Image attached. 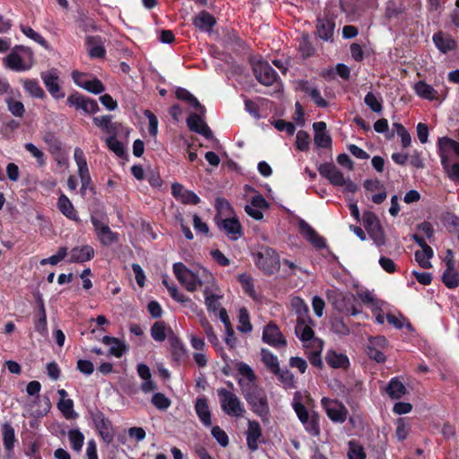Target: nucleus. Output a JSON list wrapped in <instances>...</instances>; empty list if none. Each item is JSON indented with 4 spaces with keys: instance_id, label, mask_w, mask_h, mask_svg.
<instances>
[{
    "instance_id": "nucleus-1",
    "label": "nucleus",
    "mask_w": 459,
    "mask_h": 459,
    "mask_svg": "<svg viewBox=\"0 0 459 459\" xmlns=\"http://www.w3.org/2000/svg\"><path fill=\"white\" fill-rule=\"evenodd\" d=\"M240 390L252 411L262 420H266L270 413V408L265 390L257 384H247Z\"/></svg>"
},
{
    "instance_id": "nucleus-2",
    "label": "nucleus",
    "mask_w": 459,
    "mask_h": 459,
    "mask_svg": "<svg viewBox=\"0 0 459 459\" xmlns=\"http://www.w3.org/2000/svg\"><path fill=\"white\" fill-rule=\"evenodd\" d=\"M33 63V52L29 47L22 45L15 46L13 50L4 58V65L15 72L29 70Z\"/></svg>"
},
{
    "instance_id": "nucleus-3",
    "label": "nucleus",
    "mask_w": 459,
    "mask_h": 459,
    "mask_svg": "<svg viewBox=\"0 0 459 459\" xmlns=\"http://www.w3.org/2000/svg\"><path fill=\"white\" fill-rule=\"evenodd\" d=\"M255 265L266 275H273L280 270L281 261L277 252L269 247H263L254 255Z\"/></svg>"
},
{
    "instance_id": "nucleus-4",
    "label": "nucleus",
    "mask_w": 459,
    "mask_h": 459,
    "mask_svg": "<svg viewBox=\"0 0 459 459\" xmlns=\"http://www.w3.org/2000/svg\"><path fill=\"white\" fill-rule=\"evenodd\" d=\"M89 414L97 433L103 442L107 445L111 444L114 441L115 437V430L111 420L97 408L91 410Z\"/></svg>"
},
{
    "instance_id": "nucleus-5",
    "label": "nucleus",
    "mask_w": 459,
    "mask_h": 459,
    "mask_svg": "<svg viewBox=\"0 0 459 459\" xmlns=\"http://www.w3.org/2000/svg\"><path fill=\"white\" fill-rule=\"evenodd\" d=\"M221 410L230 416L240 417L243 415L245 409L239 398L232 392L219 388L217 390Z\"/></svg>"
},
{
    "instance_id": "nucleus-6",
    "label": "nucleus",
    "mask_w": 459,
    "mask_h": 459,
    "mask_svg": "<svg viewBox=\"0 0 459 459\" xmlns=\"http://www.w3.org/2000/svg\"><path fill=\"white\" fill-rule=\"evenodd\" d=\"M173 273L178 281L185 286L188 291H195L198 286L203 285V281L188 269L183 263L178 262L173 264Z\"/></svg>"
},
{
    "instance_id": "nucleus-7",
    "label": "nucleus",
    "mask_w": 459,
    "mask_h": 459,
    "mask_svg": "<svg viewBox=\"0 0 459 459\" xmlns=\"http://www.w3.org/2000/svg\"><path fill=\"white\" fill-rule=\"evenodd\" d=\"M321 405L332 421L343 423L346 420L348 410L342 402L337 399L323 397L321 400Z\"/></svg>"
},
{
    "instance_id": "nucleus-8",
    "label": "nucleus",
    "mask_w": 459,
    "mask_h": 459,
    "mask_svg": "<svg viewBox=\"0 0 459 459\" xmlns=\"http://www.w3.org/2000/svg\"><path fill=\"white\" fill-rule=\"evenodd\" d=\"M91 222L100 243L104 247L111 246L118 242L119 234L111 230L109 226L95 216L91 217Z\"/></svg>"
},
{
    "instance_id": "nucleus-9",
    "label": "nucleus",
    "mask_w": 459,
    "mask_h": 459,
    "mask_svg": "<svg viewBox=\"0 0 459 459\" xmlns=\"http://www.w3.org/2000/svg\"><path fill=\"white\" fill-rule=\"evenodd\" d=\"M40 389H41V385L39 381H36V380L29 382V384L26 386V392L29 395H30V396L37 395L33 403L42 407V408H39L33 411L32 415L35 418H42V417L46 416L51 409V403L48 396L44 397L43 404L42 405L40 404L41 401L39 400V397Z\"/></svg>"
},
{
    "instance_id": "nucleus-10",
    "label": "nucleus",
    "mask_w": 459,
    "mask_h": 459,
    "mask_svg": "<svg viewBox=\"0 0 459 459\" xmlns=\"http://www.w3.org/2000/svg\"><path fill=\"white\" fill-rule=\"evenodd\" d=\"M253 72L255 79L265 86L273 85L279 77L277 72L264 61L257 62L253 67Z\"/></svg>"
},
{
    "instance_id": "nucleus-11",
    "label": "nucleus",
    "mask_w": 459,
    "mask_h": 459,
    "mask_svg": "<svg viewBox=\"0 0 459 459\" xmlns=\"http://www.w3.org/2000/svg\"><path fill=\"white\" fill-rule=\"evenodd\" d=\"M262 340L264 342L274 348L287 345V341L280 328L272 321L264 327Z\"/></svg>"
},
{
    "instance_id": "nucleus-12",
    "label": "nucleus",
    "mask_w": 459,
    "mask_h": 459,
    "mask_svg": "<svg viewBox=\"0 0 459 459\" xmlns=\"http://www.w3.org/2000/svg\"><path fill=\"white\" fill-rule=\"evenodd\" d=\"M317 36L325 41H330L333 39L335 29V18L328 13L318 16L316 19Z\"/></svg>"
},
{
    "instance_id": "nucleus-13",
    "label": "nucleus",
    "mask_w": 459,
    "mask_h": 459,
    "mask_svg": "<svg viewBox=\"0 0 459 459\" xmlns=\"http://www.w3.org/2000/svg\"><path fill=\"white\" fill-rule=\"evenodd\" d=\"M299 230L302 237L315 248L321 250L326 247L325 238L320 236L307 221H299Z\"/></svg>"
},
{
    "instance_id": "nucleus-14",
    "label": "nucleus",
    "mask_w": 459,
    "mask_h": 459,
    "mask_svg": "<svg viewBox=\"0 0 459 459\" xmlns=\"http://www.w3.org/2000/svg\"><path fill=\"white\" fill-rule=\"evenodd\" d=\"M457 142L447 136L440 137L437 141V153L445 170L448 169L450 154L455 152Z\"/></svg>"
},
{
    "instance_id": "nucleus-15",
    "label": "nucleus",
    "mask_w": 459,
    "mask_h": 459,
    "mask_svg": "<svg viewBox=\"0 0 459 459\" xmlns=\"http://www.w3.org/2000/svg\"><path fill=\"white\" fill-rule=\"evenodd\" d=\"M317 170L320 176L326 178L333 186H338L341 184H344L342 172L333 162L320 164Z\"/></svg>"
},
{
    "instance_id": "nucleus-16",
    "label": "nucleus",
    "mask_w": 459,
    "mask_h": 459,
    "mask_svg": "<svg viewBox=\"0 0 459 459\" xmlns=\"http://www.w3.org/2000/svg\"><path fill=\"white\" fill-rule=\"evenodd\" d=\"M186 125L190 131L197 133L206 139H212L213 137V134L208 125L204 122V120L201 117V116L196 113H191L186 118Z\"/></svg>"
},
{
    "instance_id": "nucleus-17",
    "label": "nucleus",
    "mask_w": 459,
    "mask_h": 459,
    "mask_svg": "<svg viewBox=\"0 0 459 459\" xmlns=\"http://www.w3.org/2000/svg\"><path fill=\"white\" fill-rule=\"evenodd\" d=\"M169 343L172 360L177 364H180L184 359L187 357V350L184 342L178 336L170 331V334L169 335Z\"/></svg>"
},
{
    "instance_id": "nucleus-18",
    "label": "nucleus",
    "mask_w": 459,
    "mask_h": 459,
    "mask_svg": "<svg viewBox=\"0 0 459 459\" xmlns=\"http://www.w3.org/2000/svg\"><path fill=\"white\" fill-rule=\"evenodd\" d=\"M432 40L435 47L443 54H447L457 48L456 40L451 35L441 30L433 34Z\"/></svg>"
},
{
    "instance_id": "nucleus-19",
    "label": "nucleus",
    "mask_w": 459,
    "mask_h": 459,
    "mask_svg": "<svg viewBox=\"0 0 459 459\" xmlns=\"http://www.w3.org/2000/svg\"><path fill=\"white\" fill-rule=\"evenodd\" d=\"M95 251L90 245L77 246L69 252L68 263L82 264L94 257Z\"/></svg>"
},
{
    "instance_id": "nucleus-20",
    "label": "nucleus",
    "mask_w": 459,
    "mask_h": 459,
    "mask_svg": "<svg viewBox=\"0 0 459 459\" xmlns=\"http://www.w3.org/2000/svg\"><path fill=\"white\" fill-rule=\"evenodd\" d=\"M262 436V428L259 422L256 420H248L246 439L250 451L255 452L258 449V443Z\"/></svg>"
},
{
    "instance_id": "nucleus-21",
    "label": "nucleus",
    "mask_w": 459,
    "mask_h": 459,
    "mask_svg": "<svg viewBox=\"0 0 459 459\" xmlns=\"http://www.w3.org/2000/svg\"><path fill=\"white\" fill-rule=\"evenodd\" d=\"M313 129L315 131L314 143L318 148L331 149L332 148V137L326 131L325 122H315L313 124Z\"/></svg>"
},
{
    "instance_id": "nucleus-22",
    "label": "nucleus",
    "mask_w": 459,
    "mask_h": 459,
    "mask_svg": "<svg viewBox=\"0 0 459 459\" xmlns=\"http://www.w3.org/2000/svg\"><path fill=\"white\" fill-rule=\"evenodd\" d=\"M217 224L232 240H237L243 235L242 226L237 218H227Z\"/></svg>"
},
{
    "instance_id": "nucleus-23",
    "label": "nucleus",
    "mask_w": 459,
    "mask_h": 459,
    "mask_svg": "<svg viewBox=\"0 0 459 459\" xmlns=\"http://www.w3.org/2000/svg\"><path fill=\"white\" fill-rule=\"evenodd\" d=\"M446 270L442 274V281L448 289L459 286V273L455 268L454 259H445Z\"/></svg>"
},
{
    "instance_id": "nucleus-24",
    "label": "nucleus",
    "mask_w": 459,
    "mask_h": 459,
    "mask_svg": "<svg viewBox=\"0 0 459 459\" xmlns=\"http://www.w3.org/2000/svg\"><path fill=\"white\" fill-rule=\"evenodd\" d=\"M3 445L6 452V457L12 458L14 455L16 442L15 431L11 423L5 422L2 426Z\"/></svg>"
},
{
    "instance_id": "nucleus-25",
    "label": "nucleus",
    "mask_w": 459,
    "mask_h": 459,
    "mask_svg": "<svg viewBox=\"0 0 459 459\" xmlns=\"http://www.w3.org/2000/svg\"><path fill=\"white\" fill-rule=\"evenodd\" d=\"M354 299L353 295L344 296L342 293H338L334 296L333 304L337 310L346 311L351 316H355L359 312V310H358L354 306Z\"/></svg>"
},
{
    "instance_id": "nucleus-26",
    "label": "nucleus",
    "mask_w": 459,
    "mask_h": 459,
    "mask_svg": "<svg viewBox=\"0 0 459 459\" xmlns=\"http://www.w3.org/2000/svg\"><path fill=\"white\" fill-rule=\"evenodd\" d=\"M195 410L199 420L205 427L212 425V415L208 405V401L205 396H199L195 403Z\"/></svg>"
},
{
    "instance_id": "nucleus-27",
    "label": "nucleus",
    "mask_w": 459,
    "mask_h": 459,
    "mask_svg": "<svg viewBox=\"0 0 459 459\" xmlns=\"http://www.w3.org/2000/svg\"><path fill=\"white\" fill-rule=\"evenodd\" d=\"M193 25L201 31L210 32L216 25L217 22L207 11H201L197 15L193 17Z\"/></svg>"
},
{
    "instance_id": "nucleus-28",
    "label": "nucleus",
    "mask_w": 459,
    "mask_h": 459,
    "mask_svg": "<svg viewBox=\"0 0 459 459\" xmlns=\"http://www.w3.org/2000/svg\"><path fill=\"white\" fill-rule=\"evenodd\" d=\"M41 77L48 91L54 99L59 100L65 97V93L62 91L58 83L59 78L56 74L48 73L43 74Z\"/></svg>"
},
{
    "instance_id": "nucleus-29",
    "label": "nucleus",
    "mask_w": 459,
    "mask_h": 459,
    "mask_svg": "<svg viewBox=\"0 0 459 459\" xmlns=\"http://www.w3.org/2000/svg\"><path fill=\"white\" fill-rule=\"evenodd\" d=\"M38 311L35 315L34 328L41 335L48 333L47 313L44 301L41 297L38 299Z\"/></svg>"
},
{
    "instance_id": "nucleus-30",
    "label": "nucleus",
    "mask_w": 459,
    "mask_h": 459,
    "mask_svg": "<svg viewBox=\"0 0 459 459\" xmlns=\"http://www.w3.org/2000/svg\"><path fill=\"white\" fill-rule=\"evenodd\" d=\"M175 96L178 100L187 102L193 108L201 114L205 113V108L199 100L186 89L178 87L175 91Z\"/></svg>"
},
{
    "instance_id": "nucleus-31",
    "label": "nucleus",
    "mask_w": 459,
    "mask_h": 459,
    "mask_svg": "<svg viewBox=\"0 0 459 459\" xmlns=\"http://www.w3.org/2000/svg\"><path fill=\"white\" fill-rule=\"evenodd\" d=\"M57 208L58 210L69 220L78 221L79 217L77 212L75 211L74 204L70 201V199L64 194H62L58 197L57 201Z\"/></svg>"
},
{
    "instance_id": "nucleus-32",
    "label": "nucleus",
    "mask_w": 459,
    "mask_h": 459,
    "mask_svg": "<svg viewBox=\"0 0 459 459\" xmlns=\"http://www.w3.org/2000/svg\"><path fill=\"white\" fill-rule=\"evenodd\" d=\"M325 360L333 368H347L350 366L348 357L343 353H338L334 351L327 352Z\"/></svg>"
},
{
    "instance_id": "nucleus-33",
    "label": "nucleus",
    "mask_w": 459,
    "mask_h": 459,
    "mask_svg": "<svg viewBox=\"0 0 459 459\" xmlns=\"http://www.w3.org/2000/svg\"><path fill=\"white\" fill-rule=\"evenodd\" d=\"M413 90L419 97L424 100H435L437 99V91L425 81L416 82L413 86Z\"/></svg>"
},
{
    "instance_id": "nucleus-34",
    "label": "nucleus",
    "mask_w": 459,
    "mask_h": 459,
    "mask_svg": "<svg viewBox=\"0 0 459 459\" xmlns=\"http://www.w3.org/2000/svg\"><path fill=\"white\" fill-rule=\"evenodd\" d=\"M237 369L241 376L247 378L246 380L242 378L238 379V383L240 389H243V385H246L247 384H256V376L249 365L245 362H238Z\"/></svg>"
},
{
    "instance_id": "nucleus-35",
    "label": "nucleus",
    "mask_w": 459,
    "mask_h": 459,
    "mask_svg": "<svg viewBox=\"0 0 459 459\" xmlns=\"http://www.w3.org/2000/svg\"><path fill=\"white\" fill-rule=\"evenodd\" d=\"M87 41L90 44L97 43L96 47L90 48L89 56L91 58H104L106 56V48L100 36H87Z\"/></svg>"
},
{
    "instance_id": "nucleus-36",
    "label": "nucleus",
    "mask_w": 459,
    "mask_h": 459,
    "mask_svg": "<svg viewBox=\"0 0 459 459\" xmlns=\"http://www.w3.org/2000/svg\"><path fill=\"white\" fill-rule=\"evenodd\" d=\"M298 42V50L303 59H307L316 54V48L310 41L308 34H302Z\"/></svg>"
},
{
    "instance_id": "nucleus-37",
    "label": "nucleus",
    "mask_w": 459,
    "mask_h": 459,
    "mask_svg": "<svg viewBox=\"0 0 459 459\" xmlns=\"http://www.w3.org/2000/svg\"><path fill=\"white\" fill-rule=\"evenodd\" d=\"M386 394L392 399H400L406 393V387L396 377H393L385 387Z\"/></svg>"
},
{
    "instance_id": "nucleus-38",
    "label": "nucleus",
    "mask_w": 459,
    "mask_h": 459,
    "mask_svg": "<svg viewBox=\"0 0 459 459\" xmlns=\"http://www.w3.org/2000/svg\"><path fill=\"white\" fill-rule=\"evenodd\" d=\"M415 260L421 268L429 269L432 267L430 259L434 256V251L431 247L428 246L421 250H417L414 254Z\"/></svg>"
},
{
    "instance_id": "nucleus-39",
    "label": "nucleus",
    "mask_w": 459,
    "mask_h": 459,
    "mask_svg": "<svg viewBox=\"0 0 459 459\" xmlns=\"http://www.w3.org/2000/svg\"><path fill=\"white\" fill-rule=\"evenodd\" d=\"M74 159L78 167V175L80 178L91 177L84 152L81 148L76 147L74 149Z\"/></svg>"
},
{
    "instance_id": "nucleus-40",
    "label": "nucleus",
    "mask_w": 459,
    "mask_h": 459,
    "mask_svg": "<svg viewBox=\"0 0 459 459\" xmlns=\"http://www.w3.org/2000/svg\"><path fill=\"white\" fill-rule=\"evenodd\" d=\"M295 332L303 342L311 341L315 337L314 330L311 328V326L305 324V320L303 318L298 319Z\"/></svg>"
},
{
    "instance_id": "nucleus-41",
    "label": "nucleus",
    "mask_w": 459,
    "mask_h": 459,
    "mask_svg": "<svg viewBox=\"0 0 459 459\" xmlns=\"http://www.w3.org/2000/svg\"><path fill=\"white\" fill-rule=\"evenodd\" d=\"M262 361L267 368V369L271 373H278L279 372V360L277 356H275L273 352H271L267 349H262L261 351Z\"/></svg>"
},
{
    "instance_id": "nucleus-42",
    "label": "nucleus",
    "mask_w": 459,
    "mask_h": 459,
    "mask_svg": "<svg viewBox=\"0 0 459 459\" xmlns=\"http://www.w3.org/2000/svg\"><path fill=\"white\" fill-rule=\"evenodd\" d=\"M23 88L31 97L43 100L46 98V93L39 85V82L35 79H28L23 82Z\"/></svg>"
},
{
    "instance_id": "nucleus-43",
    "label": "nucleus",
    "mask_w": 459,
    "mask_h": 459,
    "mask_svg": "<svg viewBox=\"0 0 459 459\" xmlns=\"http://www.w3.org/2000/svg\"><path fill=\"white\" fill-rule=\"evenodd\" d=\"M68 438L71 447L75 452H80L84 444V435L78 429H73L68 431Z\"/></svg>"
},
{
    "instance_id": "nucleus-44",
    "label": "nucleus",
    "mask_w": 459,
    "mask_h": 459,
    "mask_svg": "<svg viewBox=\"0 0 459 459\" xmlns=\"http://www.w3.org/2000/svg\"><path fill=\"white\" fill-rule=\"evenodd\" d=\"M57 408L66 420H74L78 417L74 410V401L72 399H60L57 403Z\"/></svg>"
},
{
    "instance_id": "nucleus-45",
    "label": "nucleus",
    "mask_w": 459,
    "mask_h": 459,
    "mask_svg": "<svg viewBox=\"0 0 459 459\" xmlns=\"http://www.w3.org/2000/svg\"><path fill=\"white\" fill-rule=\"evenodd\" d=\"M238 281L240 283L243 291L250 298H255V290L254 279L247 273H241L238 276Z\"/></svg>"
},
{
    "instance_id": "nucleus-46",
    "label": "nucleus",
    "mask_w": 459,
    "mask_h": 459,
    "mask_svg": "<svg viewBox=\"0 0 459 459\" xmlns=\"http://www.w3.org/2000/svg\"><path fill=\"white\" fill-rule=\"evenodd\" d=\"M24 149L30 153L32 157L36 159L39 167H45L47 164V156L43 151L39 150L32 143H27L24 144Z\"/></svg>"
},
{
    "instance_id": "nucleus-47",
    "label": "nucleus",
    "mask_w": 459,
    "mask_h": 459,
    "mask_svg": "<svg viewBox=\"0 0 459 459\" xmlns=\"http://www.w3.org/2000/svg\"><path fill=\"white\" fill-rule=\"evenodd\" d=\"M44 142L48 146V150L51 154L56 155L62 151V143L60 140L51 132L47 133L43 137Z\"/></svg>"
},
{
    "instance_id": "nucleus-48",
    "label": "nucleus",
    "mask_w": 459,
    "mask_h": 459,
    "mask_svg": "<svg viewBox=\"0 0 459 459\" xmlns=\"http://www.w3.org/2000/svg\"><path fill=\"white\" fill-rule=\"evenodd\" d=\"M86 99L87 97L78 91H74L67 97L66 104L69 107H74L77 110L82 109L84 112L86 108Z\"/></svg>"
},
{
    "instance_id": "nucleus-49",
    "label": "nucleus",
    "mask_w": 459,
    "mask_h": 459,
    "mask_svg": "<svg viewBox=\"0 0 459 459\" xmlns=\"http://www.w3.org/2000/svg\"><path fill=\"white\" fill-rule=\"evenodd\" d=\"M238 322L239 325L238 330L241 333H249L252 331V325L250 323V317L248 310L246 307H241L238 311Z\"/></svg>"
},
{
    "instance_id": "nucleus-50",
    "label": "nucleus",
    "mask_w": 459,
    "mask_h": 459,
    "mask_svg": "<svg viewBox=\"0 0 459 459\" xmlns=\"http://www.w3.org/2000/svg\"><path fill=\"white\" fill-rule=\"evenodd\" d=\"M341 9L348 16L356 17L360 13L358 0H340Z\"/></svg>"
},
{
    "instance_id": "nucleus-51",
    "label": "nucleus",
    "mask_w": 459,
    "mask_h": 459,
    "mask_svg": "<svg viewBox=\"0 0 459 459\" xmlns=\"http://www.w3.org/2000/svg\"><path fill=\"white\" fill-rule=\"evenodd\" d=\"M166 324L164 321H157L151 327V335L156 342L165 341L166 334Z\"/></svg>"
},
{
    "instance_id": "nucleus-52",
    "label": "nucleus",
    "mask_w": 459,
    "mask_h": 459,
    "mask_svg": "<svg viewBox=\"0 0 459 459\" xmlns=\"http://www.w3.org/2000/svg\"><path fill=\"white\" fill-rule=\"evenodd\" d=\"M273 374L277 377L278 380L284 385L285 388L290 389L295 387L294 376L289 369H281L279 367V372Z\"/></svg>"
},
{
    "instance_id": "nucleus-53",
    "label": "nucleus",
    "mask_w": 459,
    "mask_h": 459,
    "mask_svg": "<svg viewBox=\"0 0 459 459\" xmlns=\"http://www.w3.org/2000/svg\"><path fill=\"white\" fill-rule=\"evenodd\" d=\"M348 446V459H366L365 450L359 442L351 440Z\"/></svg>"
},
{
    "instance_id": "nucleus-54",
    "label": "nucleus",
    "mask_w": 459,
    "mask_h": 459,
    "mask_svg": "<svg viewBox=\"0 0 459 459\" xmlns=\"http://www.w3.org/2000/svg\"><path fill=\"white\" fill-rule=\"evenodd\" d=\"M21 30L25 36H27L30 39L34 40L43 48H48V41L39 33L36 32L30 26L21 25Z\"/></svg>"
},
{
    "instance_id": "nucleus-55",
    "label": "nucleus",
    "mask_w": 459,
    "mask_h": 459,
    "mask_svg": "<svg viewBox=\"0 0 459 459\" xmlns=\"http://www.w3.org/2000/svg\"><path fill=\"white\" fill-rule=\"evenodd\" d=\"M108 148L112 151L117 156L123 158L126 155V149L123 143L118 141L115 136H108L106 139Z\"/></svg>"
},
{
    "instance_id": "nucleus-56",
    "label": "nucleus",
    "mask_w": 459,
    "mask_h": 459,
    "mask_svg": "<svg viewBox=\"0 0 459 459\" xmlns=\"http://www.w3.org/2000/svg\"><path fill=\"white\" fill-rule=\"evenodd\" d=\"M302 424L311 436L316 437L320 434L319 419L316 414L309 416Z\"/></svg>"
},
{
    "instance_id": "nucleus-57",
    "label": "nucleus",
    "mask_w": 459,
    "mask_h": 459,
    "mask_svg": "<svg viewBox=\"0 0 459 459\" xmlns=\"http://www.w3.org/2000/svg\"><path fill=\"white\" fill-rule=\"evenodd\" d=\"M410 424L404 418H398L396 420L395 436L399 441H403L407 438L410 431Z\"/></svg>"
},
{
    "instance_id": "nucleus-58",
    "label": "nucleus",
    "mask_w": 459,
    "mask_h": 459,
    "mask_svg": "<svg viewBox=\"0 0 459 459\" xmlns=\"http://www.w3.org/2000/svg\"><path fill=\"white\" fill-rule=\"evenodd\" d=\"M162 283L166 286L170 297L179 303H186L190 301V299L180 293L174 284H170L167 279L162 280Z\"/></svg>"
},
{
    "instance_id": "nucleus-59",
    "label": "nucleus",
    "mask_w": 459,
    "mask_h": 459,
    "mask_svg": "<svg viewBox=\"0 0 459 459\" xmlns=\"http://www.w3.org/2000/svg\"><path fill=\"white\" fill-rule=\"evenodd\" d=\"M362 222L367 231L373 230L380 225L377 216L370 211H366L363 212Z\"/></svg>"
},
{
    "instance_id": "nucleus-60",
    "label": "nucleus",
    "mask_w": 459,
    "mask_h": 459,
    "mask_svg": "<svg viewBox=\"0 0 459 459\" xmlns=\"http://www.w3.org/2000/svg\"><path fill=\"white\" fill-rule=\"evenodd\" d=\"M200 325L206 334L208 341L213 345L216 346L219 343V339L216 333L213 331L212 325L207 320V318L204 317L200 320Z\"/></svg>"
},
{
    "instance_id": "nucleus-61",
    "label": "nucleus",
    "mask_w": 459,
    "mask_h": 459,
    "mask_svg": "<svg viewBox=\"0 0 459 459\" xmlns=\"http://www.w3.org/2000/svg\"><path fill=\"white\" fill-rule=\"evenodd\" d=\"M332 331L339 335H348L350 328L342 317H334L331 322Z\"/></svg>"
},
{
    "instance_id": "nucleus-62",
    "label": "nucleus",
    "mask_w": 459,
    "mask_h": 459,
    "mask_svg": "<svg viewBox=\"0 0 459 459\" xmlns=\"http://www.w3.org/2000/svg\"><path fill=\"white\" fill-rule=\"evenodd\" d=\"M8 110L17 117H22L25 113V108L22 101L14 100L12 98L6 100Z\"/></svg>"
},
{
    "instance_id": "nucleus-63",
    "label": "nucleus",
    "mask_w": 459,
    "mask_h": 459,
    "mask_svg": "<svg viewBox=\"0 0 459 459\" xmlns=\"http://www.w3.org/2000/svg\"><path fill=\"white\" fill-rule=\"evenodd\" d=\"M82 88L93 94H100L105 91V86L100 80L93 78L82 85Z\"/></svg>"
},
{
    "instance_id": "nucleus-64",
    "label": "nucleus",
    "mask_w": 459,
    "mask_h": 459,
    "mask_svg": "<svg viewBox=\"0 0 459 459\" xmlns=\"http://www.w3.org/2000/svg\"><path fill=\"white\" fill-rule=\"evenodd\" d=\"M152 403L159 410L165 411L170 404L171 401L162 393H155L152 397Z\"/></svg>"
}]
</instances>
